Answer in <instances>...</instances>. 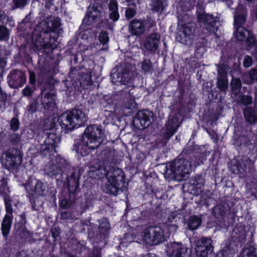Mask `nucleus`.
Wrapping results in <instances>:
<instances>
[{
  "mask_svg": "<svg viewBox=\"0 0 257 257\" xmlns=\"http://www.w3.org/2000/svg\"><path fill=\"white\" fill-rule=\"evenodd\" d=\"M198 146L195 145L185 147L182 153L173 161L167 165L164 172V176L170 180H182L191 172L193 167L199 163L193 161L196 158L195 153Z\"/></svg>",
  "mask_w": 257,
  "mask_h": 257,
  "instance_id": "obj_1",
  "label": "nucleus"
},
{
  "mask_svg": "<svg viewBox=\"0 0 257 257\" xmlns=\"http://www.w3.org/2000/svg\"><path fill=\"white\" fill-rule=\"evenodd\" d=\"M94 62L89 60L83 61L82 68L78 69L72 67L69 72V79L63 81L67 91L73 94L81 92L83 89L93 88L98 81L95 82L92 79V73L94 68Z\"/></svg>",
  "mask_w": 257,
  "mask_h": 257,
  "instance_id": "obj_2",
  "label": "nucleus"
},
{
  "mask_svg": "<svg viewBox=\"0 0 257 257\" xmlns=\"http://www.w3.org/2000/svg\"><path fill=\"white\" fill-rule=\"evenodd\" d=\"M60 25L57 20L51 22L42 21L33 31L29 48H59L56 43L61 30Z\"/></svg>",
  "mask_w": 257,
  "mask_h": 257,
  "instance_id": "obj_3",
  "label": "nucleus"
},
{
  "mask_svg": "<svg viewBox=\"0 0 257 257\" xmlns=\"http://www.w3.org/2000/svg\"><path fill=\"white\" fill-rule=\"evenodd\" d=\"M105 132L101 125L91 124L85 128L81 139L74 141L73 150L79 159L97 149L104 142Z\"/></svg>",
  "mask_w": 257,
  "mask_h": 257,
  "instance_id": "obj_4",
  "label": "nucleus"
},
{
  "mask_svg": "<svg viewBox=\"0 0 257 257\" xmlns=\"http://www.w3.org/2000/svg\"><path fill=\"white\" fill-rule=\"evenodd\" d=\"M38 55L39 74L43 77L53 79L54 76L59 71L60 54L62 49H58L55 55L54 50L56 49H32Z\"/></svg>",
  "mask_w": 257,
  "mask_h": 257,
  "instance_id": "obj_5",
  "label": "nucleus"
},
{
  "mask_svg": "<svg viewBox=\"0 0 257 257\" xmlns=\"http://www.w3.org/2000/svg\"><path fill=\"white\" fill-rule=\"evenodd\" d=\"M88 117L82 105L76 106L70 110L64 112L59 117L58 122L61 128L68 133L75 128L84 126Z\"/></svg>",
  "mask_w": 257,
  "mask_h": 257,
  "instance_id": "obj_6",
  "label": "nucleus"
},
{
  "mask_svg": "<svg viewBox=\"0 0 257 257\" xmlns=\"http://www.w3.org/2000/svg\"><path fill=\"white\" fill-rule=\"evenodd\" d=\"M81 174L80 170L77 169H73L70 172V176H67L68 194H64L59 197L60 208L66 209L70 208L76 201L77 195L80 191L79 180Z\"/></svg>",
  "mask_w": 257,
  "mask_h": 257,
  "instance_id": "obj_7",
  "label": "nucleus"
},
{
  "mask_svg": "<svg viewBox=\"0 0 257 257\" xmlns=\"http://www.w3.org/2000/svg\"><path fill=\"white\" fill-rule=\"evenodd\" d=\"M23 186L27 193V198L32 206V210H37L36 200L40 197L46 196L48 192L47 183L39 179L29 178Z\"/></svg>",
  "mask_w": 257,
  "mask_h": 257,
  "instance_id": "obj_8",
  "label": "nucleus"
},
{
  "mask_svg": "<svg viewBox=\"0 0 257 257\" xmlns=\"http://www.w3.org/2000/svg\"><path fill=\"white\" fill-rule=\"evenodd\" d=\"M52 129L45 130L40 132L36 137L38 142L41 145L39 153L43 157H48L52 160V156L57 153L56 150L58 136L52 132Z\"/></svg>",
  "mask_w": 257,
  "mask_h": 257,
  "instance_id": "obj_9",
  "label": "nucleus"
},
{
  "mask_svg": "<svg viewBox=\"0 0 257 257\" xmlns=\"http://www.w3.org/2000/svg\"><path fill=\"white\" fill-rule=\"evenodd\" d=\"M124 60L120 65V71L114 72L111 75L112 82L117 85V83L125 84L131 82L135 77L136 72L135 60L131 56L124 55Z\"/></svg>",
  "mask_w": 257,
  "mask_h": 257,
  "instance_id": "obj_10",
  "label": "nucleus"
},
{
  "mask_svg": "<svg viewBox=\"0 0 257 257\" xmlns=\"http://www.w3.org/2000/svg\"><path fill=\"white\" fill-rule=\"evenodd\" d=\"M103 10L102 5L98 3H95L92 6L90 5L88 7L81 25L76 32L75 36L68 42L67 45L68 47H71L70 48H73V47L77 44L78 36L77 34H78V35L80 34L79 31L82 29L83 25L88 26L91 25L93 22L96 21H100L102 19Z\"/></svg>",
  "mask_w": 257,
  "mask_h": 257,
  "instance_id": "obj_11",
  "label": "nucleus"
},
{
  "mask_svg": "<svg viewBox=\"0 0 257 257\" xmlns=\"http://www.w3.org/2000/svg\"><path fill=\"white\" fill-rule=\"evenodd\" d=\"M106 178V189L108 194L115 196L119 190L122 191V188L125 187V175L121 169L111 168L107 172Z\"/></svg>",
  "mask_w": 257,
  "mask_h": 257,
  "instance_id": "obj_12",
  "label": "nucleus"
},
{
  "mask_svg": "<svg viewBox=\"0 0 257 257\" xmlns=\"http://www.w3.org/2000/svg\"><path fill=\"white\" fill-rule=\"evenodd\" d=\"M3 164L4 168L10 171L18 169L21 164L23 154L17 148H10L3 153Z\"/></svg>",
  "mask_w": 257,
  "mask_h": 257,
  "instance_id": "obj_13",
  "label": "nucleus"
},
{
  "mask_svg": "<svg viewBox=\"0 0 257 257\" xmlns=\"http://www.w3.org/2000/svg\"><path fill=\"white\" fill-rule=\"evenodd\" d=\"M197 18L200 23L204 25L206 29L210 33H215L218 30L217 20L213 15L206 14L202 4L197 3L196 6Z\"/></svg>",
  "mask_w": 257,
  "mask_h": 257,
  "instance_id": "obj_14",
  "label": "nucleus"
},
{
  "mask_svg": "<svg viewBox=\"0 0 257 257\" xmlns=\"http://www.w3.org/2000/svg\"><path fill=\"white\" fill-rule=\"evenodd\" d=\"M179 31L177 40L184 44L191 43L194 39V34L196 28V24L193 22L184 23L179 21L178 23Z\"/></svg>",
  "mask_w": 257,
  "mask_h": 257,
  "instance_id": "obj_15",
  "label": "nucleus"
},
{
  "mask_svg": "<svg viewBox=\"0 0 257 257\" xmlns=\"http://www.w3.org/2000/svg\"><path fill=\"white\" fill-rule=\"evenodd\" d=\"M143 239L150 245L158 244L165 239L164 231L160 226H149L145 229Z\"/></svg>",
  "mask_w": 257,
  "mask_h": 257,
  "instance_id": "obj_16",
  "label": "nucleus"
},
{
  "mask_svg": "<svg viewBox=\"0 0 257 257\" xmlns=\"http://www.w3.org/2000/svg\"><path fill=\"white\" fill-rule=\"evenodd\" d=\"M7 83L11 88L19 89L26 83L27 76L25 71L18 69H12L7 77Z\"/></svg>",
  "mask_w": 257,
  "mask_h": 257,
  "instance_id": "obj_17",
  "label": "nucleus"
},
{
  "mask_svg": "<svg viewBox=\"0 0 257 257\" xmlns=\"http://www.w3.org/2000/svg\"><path fill=\"white\" fill-rule=\"evenodd\" d=\"M213 248L212 239L203 236L197 242L195 250L197 256L206 257L213 252Z\"/></svg>",
  "mask_w": 257,
  "mask_h": 257,
  "instance_id": "obj_18",
  "label": "nucleus"
},
{
  "mask_svg": "<svg viewBox=\"0 0 257 257\" xmlns=\"http://www.w3.org/2000/svg\"><path fill=\"white\" fill-rule=\"evenodd\" d=\"M150 23L149 20L145 18H135L132 20L128 25V30L133 36H140L146 31V27Z\"/></svg>",
  "mask_w": 257,
  "mask_h": 257,
  "instance_id": "obj_19",
  "label": "nucleus"
},
{
  "mask_svg": "<svg viewBox=\"0 0 257 257\" xmlns=\"http://www.w3.org/2000/svg\"><path fill=\"white\" fill-rule=\"evenodd\" d=\"M253 165L249 159L245 160H236L230 166L232 172L234 174L250 173L252 172Z\"/></svg>",
  "mask_w": 257,
  "mask_h": 257,
  "instance_id": "obj_20",
  "label": "nucleus"
},
{
  "mask_svg": "<svg viewBox=\"0 0 257 257\" xmlns=\"http://www.w3.org/2000/svg\"><path fill=\"white\" fill-rule=\"evenodd\" d=\"M41 93L43 97L41 98V103L46 110L53 111L57 108L56 99L57 95L56 92L50 91L45 93V91L42 89Z\"/></svg>",
  "mask_w": 257,
  "mask_h": 257,
  "instance_id": "obj_21",
  "label": "nucleus"
},
{
  "mask_svg": "<svg viewBox=\"0 0 257 257\" xmlns=\"http://www.w3.org/2000/svg\"><path fill=\"white\" fill-rule=\"evenodd\" d=\"M166 126V130L163 134V138L169 140L175 134L179 126V117L176 114L173 115L168 119Z\"/></svg>",
  "mask_w": 257,
  "mask_h": 257,
  "instance_id": "obj_22",
  "label": "nucleus"
},
{
  "mask_svg": "<svg viewBox=\"0 0 257 257\" xmlns=\"http://www.w3.org/2000/svg\"><path fill=\"white\" fill-rule=\"evenodd\" d=\"M161 43V35L157 32H153L141 40V44L144 48H158Z\"/></svg>",
  "mask_w": 257,
  "mask_h": 257,
  "instance_id": "obj_23",
  "label": "nucleus"
},
{
  "mask_svg": "<svg viewBox=\"0 0 257 257\" xmlns=\"http://www.w3.org/2000/svg\"><path fill=\"white\" fill-rule=\"evenodd\" d=\"M134 122L140 130H143L149 126L151 121L149 115L145 110H139L136 114Z\"/></svg>",
  "mask_w": 257,
  "mask_h": 257,
  "instance_id": "obj_24",
  "label": "nucleus"
},
{
  "mask_svg": "<svg viewBox=\"0 0 257 257\" xmlns=\"http://www.w3.org/2000/svg\"><path fill=\"white\" fill-rule=\"evenodd\" d=\"M33 27V20L31 14L27 15L25 18L19 23L17 26L18 33L20 35H27L32 30Z\"/></svg>",
  "mask_w": 257,
  "mask_h": 257,
  "instance_id": "obj_25",
  "label": "nucleus"
},
{
  "mask_svg": "<svg viewBox=\"0 0 257 257\" xmlns=\"http://www.w3.org/2000/svg\"><path fill=\"white\" fill-rule=\"evenodd\" d=\"M169 257H190L188 248L182 243H173L170 250Z\"/></svg>",
  "mask_w": 257,
  "mask_h": 257,
  "instance_id": "obj_26",
  "label": "nucleus"
},
{
  "mask_svg": "<svg viewBox=\"0 0 257 257\" xmlns=\"http://www.w3.org/2000/svg\"><path fill=\"white\" fill-rule=\"evenodd\" d=\"M204 179L201 175H197L194 179L190 180L189 188L195 195L201 193L204 189Z\"/></svg>",
  "mask_w": 257,
  "mask_h": 257,
  "instance_id": "obj_27",
  "label": "nucleus"
},
{
  "mask_svg": "<svg viewBox=\"0 0 257 257\" xmlns=\"http://www.w3.org/2000/svg\"><path fill=\"white\" fill-rule=\"evenodd\" d=\"M169 0H152L151 9L153 13L160 15L168 6Z\"/></svg>",
  "mask_w": 257,
  "mask_h": 257,
  "instance_id": "obj_28",
  "label": "nucleus"
},
{
  "mask_svg": "<svg viewBox=\"0 0 257 257\" xmlns=\"http://www.w3.org/2000/svg\"><path fill=\"white\" fill-rule=\"evenodd\" d=\"M245 120L250 124H254L257 122L256 111L252 107H246L243 110Z\"/></svg>",
  "mask_w": 257,
  "mask_h": 257,
  "instance_id": "obj_29",
  "label": "nucleus"
},
{
  "mask_svg": "<svg viewBox=\"0 0 257 257\" xmlns=\"http://www.w3.org/2000/svg\"><path fill=\"white\" fill-rule=\"evenodd\" d=\"M114 99L113 97L109 95H104L99 99L100 105L108 109H105L107 111H112L115 110V104L114 102Z\"/></svg>",
  "mask_w": 257,
  "mask_h": 257,
  "instance_id": "obj_30",
  "label": "nucleus"
},
{
  "mask_svg": "<svg viewBox=\"0 0 257 257\" xmlns=\"http://www.w3.org/2000/svg\"><path fill=\"white\" fill-rule=\"evenodd\" d=\"M196 103L194 99L188 98L180 108V113L184 117H188L195 107Z\"/></svg>",
  "mask_w": 257,
  "mask_h": 257,
  "instance_id": "obj_31",
  "label": "nucleus"
},
{
  "mask_svg": "<svg viewBox=\"0 0 257 257\" xmlns=\"http://www.w3.org/2000/svg\"><path fill=\"white\" fill-rule=\"evenodd\" d=\"M45 171L49 176L55 178L57 181L61 179L63 173L61 171V169H60V167L55 164H52L47 166Z\"/></svg>",
  "mask_w": 257,
  "mask_h": 257,
  "instance_id": "obj_32",
  "label": "nucleus"
},
{
  "mask_svg": "<svg viewBox=\"0 0 257 257\" xmlns=\"http://www.w3.org/2000/svg\"><path fill=\"white\" fill-rule=\"evenodd\" d=\"M202 223L201 217L193 215L190 217L188 222V228L191 230H195L201 225Z\"/></svg>",
  "mask_w": 257,
  "mask_h": 257,
  "instance_id": "obj_33",
  "label": "nucleus"
},
{
  "mask_svg": "<svg viewBox=\"0 0 257 257\" xmlns=\"http://www.w3.org/2000/svg\"><path fill=\"white\" fill-rule=\"evenodd\" d=\"M227 207L223 204L216 205L213 208L212 214L215 217L225 218L227 215Z\"/></svg>",
  "mask_w": 257,
  "mask_h": 257,
  "instance_id": "obj_34",
  "label": "nucleus"
},
{
  "mask_svg": "<svg viewBox=\"0 0 257 257\" xmlns=\"http://www.w3.org/2000/svg\"><path fill=\"white\" fill-rule=\"evenodd\" d=\"M237 257H257V248L250 245L243 249Z\"/></svg>",
  "mask_w": 257,
  "mask_h": 257,
  "instance_id": "obj_35",
  "label": "nucleus"
},
{
  "mask_svg": "<svg viewBox=\"0 0 257 257\" xmlns=\"http://www.w3.org/2000/svg\"><path fill=\"white\" fill-rule=\"evenodd\" d=\"M19 112L15 113L14 116L9 121L10 130L13 132H17L20 127V121L19 119Z\"/></svg>",
  "mask_w": 257,
  "mask_h": 257,
  "instance_id": "obj_36",
  "label": "nucleus"
},
{
  "mask_svg": "<svg viewBox=\"0 0 257 257\" xmlns=\"http://www.w3.org/2000/svg\"><path fill=\"white\" fill-rule=\"evenodd\" d=\"M10 192L9 187L8 185L7 179L3 178L0 180V195L3 196V198L10 196Z\"/></svg>",
  "mask_w": 257,
  "mask_h": 257,
  "instance_id": "obj_37",
  "label": "nucleus"
},
{
  "mask_svg": "<svg viewBox=\"0 0 257 257\" xmlns=\"http://www.w3.org/2000/svg\"><path fill=\"white\" fill-rule=\"evenodd\" d=\"M55 161V164L58 165V166L60 167V169H61L62 172H64V170H66L70 167L69 163L59 155H56Z\"/></svg>",
  "mask_w": 257,
  "mask_h": 257,
  "instance_id": "obj_38",
  "label": "nucleus"
},
{
  "mask_svg": "<svg viewBox=\"0 0 257 257\" xmlns=\"http://www.w3.org/2000/svg\"><path fill=\"white\" fill-rule=\"evenodd\" d=\"M98 229L100 233L104 234L106 233L110 229V223L106 218H102L98 221Z\"/></svg>",
  "mask_w": 257,
  "mask_h": 257,
  "instance_id": "obj_39",
  "label": "nucleus"
},
{
  "mask_svg": "<svg viewBox=\"0 0 257 257\" xmlns=\"http://www.w3.org/2000/svg\"><path fill=\"white\" fill-rule=\"evenodd\" d=\"M39 106L38 100L36 98L31 99L29 101V104L27 106V110L29 113L34 114L36 112Z\"/></svg>",
  "mask_w": 257,
  "mask_h": 257,
  "instance_id": "obj_40",
  "label": "nucleus"
},
{
  "mask_svg": "<svg viewBox=\"0 0 257 257\" xmlns=\"http://www.w3.org/2000/svg\"><path fill=\"white\" fill-rule=\"evenodd\" d=\"M213 201L214 199L212 197L209 196L206 194H203L201 195L199 200L198 201V204L200 206L209 207L211 205L212 202Z\"/></svg>",
  "mask_w": 257,
  "mask_h": 257,
  "instance_id": "obj_41",
  "label": "nucleus"
},
{
  "mask_svg": "<svg viewBox=\"0 0 257 257\" xmlns=\"http://www.w3.org/2000/svg\"><path fill=\"white\" fill-rule=\"evenodd\" d=\"M246 15L244 14H238L235 15L234 18V25L237 27L243 28L241 26L246 21Z\"/></svg>",
  "mask_w": 257,
  "mask_h": 257,
  "instance_id": "obj_42",
  "label": "nucleus"
},
{
  "mask_svg": "<svg viewBox=\"0 0 257 257\" xmlns=\"http://www.w3.org/2000/svg\"><path fill=\"white\" fill-rule=\"evenodd\" d=\"M217 86L220 91H226L228 88V80L227 78L219 77L217 80Z\"/></svg>",
  "mask_w": 257,
  "mask_h": 257,
  "instance_id": "obj_43",
  "label": "nucleus"
},
{
  "mask_svg": "<svg viewBox=\"0 0 257 257\" xmlns=\"http://www.w3.org/2000/svg\"><path fill=\"white\" fill-rule=\"evenodd\" d=\"M6 214L12 215L13 209L12 207L13 200L10 196L4 198Z\"/></svg>",
  "mask_w": 257,
  "mask_h": 257,
  "instance_id": "obj_44",
  "label": "nucleus"
},
{
  "mask_svg": "<svg viewBox=\"0 0 257 257\" xmlns=\"http://www.w3.org/2000/svg\"><path fill=\"white\" fill-rule=\"evenodd\" d=\"M216 66L217 68V73L219 77L226 78L227 74L226 72L227 65L224 64H216Z\"/></svg>",
  "mask_w": 257,
  "mask_h": 257,
  "instance_id": "obj_45",
  "label": "nucleus"
},
{
  "mask_svg": "<svg viewBox=\"0 0 257 257\" xmlns=\"http://www.w3.org/2000/svg\"><path fill=\"white\" fill-rule=\"evenodd\" d=\"M207 40L205 37H198L195 40V48H205Z\"/></svg>",
  "mask_w": 257,
  "mask_h": 257,
  "instance_id": "obj_46",
  "label": "nucleus"
},
{
  "mask_svg": "<svg viewBox=\"0 0 257 257\" xmlns=\"http://www.w3.org/2000/svg\"><path fill=\"white\" fill-rule=\"evenodd\" d=\"M98 38L100 44L103 45L107 44L109 40L108 33L106 31H101L98 35Z\"/></svg>",
  "mask_w": 257,
  "mask_h": 257,
  "instance_id": "obj_47",
  "label": "nucleus"
},
{
  "mask_svg": "<svg viewBox=\"0 0 257 257\" xmlns=\"http://www.w3.org/2000/svg\"><path fill=\"white\" fill-rule=\"evenodd\" d=\"M230 85L232 91H237L240 90L242 84L240 79L236 78L232 79Z\"/></svg>",
  "mask_w": 257,
  "mask_h": 257,
  "instance_id": "obj_48",
  "label": "nucleus"
},
{
  "mask_svg": "<svg viewBox=\"0 0 257 257\" xmlns=\"http://www.w3.org/2000/svg\"><path fill=\"white\" fill-rule=\"evenodd\" d=\"M18 234L21 238L30 242V240L33 238V233L26 229L25 231L21 232Z\"/></svg>",
  "mask_w": 257,
  "mask_h": 257,
  "instance_id": "obj_49",
  "label": "nucleus"
},
{
  "mask_svg": "<svg viewBox=\"0 0 257 257\" xmlns=\"http://www.w3.org/2000/svg\"><path fill=\"white\" fill-rule=\"evenodd\" d=\"M35 89L36 88L32 86L30 87L29 85H27L22 90L23 95L25 97H31Z\"/></svg>",
  "mask_w": 257,
  "mask_h": 257,
  "instance_id": "obj_50",
  "label": "nucleus"
},
{
  "mask_svg": "<svg viewBox=\"0 0 257 257\" xmlns=\"http://www.w3.org/2000/svg\"><path fill=\"white\" fill-rule=\"evenodd\" d=\"M28 0H12L14 4V9H22L28 4Z\"/></svg>",
  "mask_w": 257,
  "mask_h": 257,
  "instance_id": "obj_51",
  "label": "nucleus"
},
{
  "mask_svg": "<svg viewBox=\"0 0 257 257\" xmlns=\"http://www.w3.org/2000/svg\"><path fill=\"white\" fill-rule=\"evenodd\" d=\"M50 232L54 240L55 241L57 239L58 237L59 236L60 234L59 227L55 225L52 226L50 229Z\"/></svg>",
  "mask_w": 257,
  "mask_h": 257,
  "instance_id": "obj_52",
  "label": "nucleus"
},
{
  "mask_svg": "<svg viewBox=\"0 0 257 257\" xmlns=\"http://www.w3.org/2000/svg\"><path fill=\"white\" fill-rule=\"evenodd\" d=\"M146 187V192L144 194V197H147V196L149 197H151L153 198L154 195H156L154 194V189L152 185H149L148 183H145V184Z\"/></svg>",
  "mask_w": 257,
  "mask_h": 257,
  "instance_id": "obj_53",
  "label": "nucleus"
},
{
  "mask_svg": "<svg viewBox=\"0 0 257 257\" xmlns=\"http://www.w3.org/2000/svg\"><path fill=\"white\" fill-rule=\"evenodd\" d=\"M252 101V97L249 95H243L241 96L240 99V102L244 106L250 104Z\"/></svg>",
  "mask_w": 257,
  "mask_h": 257,
  "instance_id": "obj_54",
  "label": "nucleus"
},
{
  "mask_svg": "<svg viewBox=\"0 0 257 257\" xmlns=\"http://www.w3.org/2000/svg\"><path fill=\"white\" fill-rule=\"evenodd\" d=\"M152 68V64L150 60L145 59L142 63V69L145 73L149 72Z\"/></svg>",
  "mask_w": 257,
  "mask_h": 257,
  "instance_id": "obj_55",
  "label": "nucleus"
},
{
  "mask_svg": "<svg viewBox=\"0 0 257 257\" xmlns=\"http://www.w3.org/2000/svg\"><path fill=\"white\" fill-rule=\"evenodd\" d=\"M9 36V33L7 28L4 26H0V40H6Z\"/></svg>",
  "mask_w": 257,
  "mask_h": 257,
  "instance_id": "obj_56",
  "label": "nucleus"
},
{
  "mask_svg": "<svg viewBox=\"0 0 257 257\" xmlns=\"http://www.w3.org/2000/svg\"><path fill=\"white\" fill-rule=\"evenodd\" d=\"M9 142L13 145H18L20 141V138L18 134H14L9 136Z\"/></svg>",
  "mask_w": 257,
  "mask_h": 257,
  "instance_id": "obj_57",
  "label": "nucleus"
},
{
  "mask_svg": "<svg viewBox=\"0 0 257 257\" xmlns=\"http://www.w3.org/2000/svg\"><path fill=\"white\" fill-rule=\"evenodd\" d=\"M246 43L247 46L249 47H257V40L255 37L253 35L249 36L246 39Z\"/></svg>",
  "mask_w": 257,
  "mask_h": 257,
  "instance_id": "obj_58",
  "label": "nucleus"
},
{
  "mask_svg": "<svg viewBox=\"0 0 257 257\" xmlns=\"http://www.w3.org/2000/svg\"><path fill=\"white\" fill-rule=\"evenodd\" d=\"M240 27H237L236 32V37L238 41H243L246 38L245 33L242 31H239ZM242 29L243 28H241Z\"/></svg>",
  "mask_w": 257,
  "mask_h": 257,
  "instance_id": "obj_59",
  "label": "nucleus"
},
{
  "mask_svg": "<svg viewBox=\"0 0 257 257\" xmlns=\"http://www.w3.org/2000/svg\"><path fill=\"white\" fill-rule=\"evenodd\" d=\"M11 225H1V230L2 232V234L4 237H7L10 233V231L11 229Z\"/></svg>",
  "mask_w": 257,
  "mask_h": 257,
  "instance_id": "obj_60",
  "label": "nucleus"
},
{
  "mask_svg": "<svg viewBox=\"0 0 257 257\" xmlns=\"http://www.w3.org/2000/svg\"><path fill=\"white\" fill-rule=\"evenodd\" d=\"M136 14V11L134 9L128 8L125 12V16L127 20L133 18Z\"/></svg>",
  "mask_w": 257,
  "mask_h": 257,
  "instance_id": "obj_61",
  "label": "nucleus"
},
{
  "mask_svg": "<svg viewBox=\"0 0 257 257\" xmlns=\"http://www.w3.org/2000/svg\"><path fill=\"white\" fill-rule=\"evenodd\" d=\"M252 64V58L246 55L244 57L243 62V65L244 68H248L250 67Z\"/></svg>",
  "mask_w": 257,
  "mask_h": 257,
  "instance_id": "obj_62",
  "label": "nucleus"
},
{
  "mask_svg": "<svg viewBox=\"0 0 257 257\" xmlns=\"http://www.w3.org/2000/svg\"><path fill=\"white\" fill-rule=\"evenodd\" d=\"M29 81L33 87H36V75L34 72L29 71Z\"/></svg>",
  "mask_w": 257,
  "mask_h": 257,
  "instance_id": "obj_63",
  "label": "nucleus"
},
{
  "mask_svg": "<svg viewBox=\"0 0 257 257\" xmlns=\"http://www.w3.org/2000/svg\"><path fill=\"white\" fill-rule=\"evenodd\" d=\"M213 257H230L228 250L227 249H222L218 252Z\"/></svg>",
  "mask_w": 257,
  "mask_h": 257,
  "instance_id": "obj_64",
  "label": "nucleus"
}]
</instances>
